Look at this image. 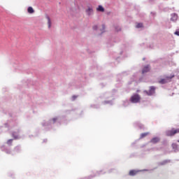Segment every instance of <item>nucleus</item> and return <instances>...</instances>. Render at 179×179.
I'll return each instance as SVG.
<instances>
[{"label": "nucleus", "mask_w": 179, "mask_h": 179, "mask_svg": "<svg viewBox=\"0 0 179 179\" xmlns=\"http://www.w3.org/2000/svg\"><path fill=\"white\" fill-rule=\"evenodd\" d=\"M174 76H175L174 74L171 75V76H166L165 77V78H162L161 80H159L158 83H160V85H164L166 83H169V82H171V79H173Z\"/></svg>", "instance_id": "f257e3e1"}, {"label": "nucleus", "mask_w": 179, "mask_h": 179, "mask_svg": "<svg viewBox=\"0 0 179 179\" xmlns=\"http://www.w3.org/2000/svg\"><path fill=\"white\" fill-rule=\"evenodd\" d=\"M140 101H141V96H139V94H134L130 98V101L131 103H139Z\"/></svg>", "instance_id": "f03ea898"}, {"label": "nucleus", "mask_w": 179, "mask_h": 179, "mask_svg": "<svg viewBox=\"0 0 179 179\" xmlns=\"http://www.w3.org/2000/svg\"><path fill=\"white\" fill-rule=\"evenodd\" d=\"M176 134H179V129H172L166 131L167 136H174Z\"/></svg>", "instance_id": "7ed1b4c3"}, {"label": "nucleus", "mask_w": 179, "mask_h": 179, "mask_svg": "<svg viewBox=\"0 0 179 179\" xmlns=\"http://www.w3.org/2000/svg\"><path fill=\"white\" fill-rule=\"evenodd\" d=\"M155 90H156V87L152 86L150 87L149 92H147V94H148V96H152V94H155Z\"/></svg>", "instance_id": "20e7f679"}, {"label": "nucleus", "mask_w": 179, "mask_h": 179, "mask_svg": "<svg viewBox=\"0 0 179 179\" xmlns=\"http://www.w3.org/2000/svg\"><path fill=\"white\" fill-rule=\"evenodd\" d=\"M85 12L88 16H92V15L93 14V8L88 7L87 9H86Z\"/></svg>", "instance_id": "39448f33"}, {"label": "nucleus", "mask_w": 179, "mask_h": 179, "mask_svg": "<svg viewBox=\"0 0 179 179\" xmlns=\"http://www.w3.org/2000/svg\"><path fill=\"white\" fill-rule=\"evenodd\" d=\"M177 19H178V15H177V14L173 13L171 15V22H177Z\"/></svg>", "instance_id": "423d86ee"}, {"label": "nucleus", "mask_w": 179, "mask_h": 179, "mask_svg": "<svg viewBox=\"0 0 179 179\" xmlns=\"http://www.w3.org/2000/svg\"><path fill=\"white\" fill-rule=\"evenodd\" d=\"M150 71V66L148 65L143 69L142 73H147V72H149Z\"/></svg>", "instance_id": "0eeeda50"}, {"label": "nucleus", "mask_w": 179, "mask_h": 179, "mask_svg": "<svg viewBox=\"0 0 179 179\" xmlns=\"http://www.w3.org/2000/svg\"><path fill=\"white\" fill-rule=\"evenodd\" d=\"M160 138H159L158 137H155L152 139H151L150 143H157L158 142H159Z\"/></svg>", "instance_id": "6e6552de"}, {"label": "nucleus", "mask_w": 179, "mask_h": 179, "mask_svg": "<svg viewBox=\"0 0 179 179\" xmlns=\"http://www.w3.org/2000/svg\"><path fill=\"white\" fill-rule=\"evenodd\" d=\"M46 19L48 20V29H51V18H50V16L46 15Z\"/></svg>", "instance_id": "1a4fd4ad"}, {"label": "nucleus", "mask_w": 179, "mask_h": 179, "mask_svg": "<svg viewBox=\"0 0 179 179\" xmlns=\"http://www.w3.org/2000/svg\"><path fill=\"white\" fill-rule=\"evenodd\" d=\"M97 12H104V8H103V6H99L98 8H96Z\"/></svg>", "instance_id": "9d476101"}, {"label": "nucleus", "mask_w": 179, "mask_h": 179, "mask_svg": "<svg viewBox=\"0 0 179 179\" xmlns=\"http://www.w3.org/2000/svg\"><path fill=\"white\" fill-rule=\"evenodd\" d=\"M28 13H34V9H33L31 7H29L27 9Z\"/></svg>", "instance_id": "9b49d317"}, {"label": "nucleus", "mask_w": 179, "mask_h": 179, "mask_svg": "<svg viewBox=\"0 0 179 179\" xmlns=\"http://www.w3.org/2000/svg\"><path fill=\"white\" fill-rule=\"evenodd\" d=\"M136 29H141V27H143V23H138L136 25Z\"/></svg>", "instance_id": "f8f14e48"}, {"label": "nucleus", "mask_w": 179, "mask_h": 179, "mask_svg": "<svg viewBox=\"0 0 179 179\" xmlns=\"http://www.w3.org/2000/svg\"><path fill=\"white\" fill-rule=\"evenodd\" d=\"M135 174H136V171H129V176H135Z\"/></svg>", "instance_id": "ddd939ff"}, {"label": "nucleus", "mask_w": 179, "mask_h": 179, "mask_svg": "<svg viewBox=\"0 0 179 179\" xmlns=\"http://www.w3.org/2000/svg\"><path fill=\"white\" fill-rule=\"evenodd\" d=\"M148 135H149V133H143L141 136V138H145V136H148Z\"/></svg>", "instance_id": "4468645a"}, {"label": "nucleus", "mask_w": 179, "mask_h": 179, "mask_svg": "<svg viewBox=\"0 0 179 179\" xmlns=\"http://www.w3.org/2000/svg\"><path fill=\"white\" fill-rule=\"evenodd\" d=\"M13 141V139H9L8 141H7V145H12V142Z\"/></svg>", "instance_id": "2eb2a0df"}, {"label": "nucleus", "mask_w": 179, "mask_h": 179, "mask_svg": "<svg viewBox=\"0 0 179 179\" xmlns=\"http://www.w3.org/2000/svg\"><path fill=\"white\" fill-rule=\"evenodd\" d=\"M175 34L176 36H179V29L175 32Z\"/></svg>", "instance_id": "dca6fc26"}, {"label": "nucleus", "mask_w": 179, "mask_h": 179, "mask_svg": "<svg viewBox=\"0 0 179 179\" xmlns=\"http://www.w3.org/2000/svg\"><path fill=\"white\" fill-rule=\"evenodd\" d=\"M93 29H94V30H97V26H96V25L94 26V27H93Z\"/></svg>", "instance_id": "f3484780"}, {"label": "nucleus", "mask_w": 179, "mask_h": 179, "mask_svg": "<svg viewBox=\"0 0 179 179\" xmlns=\"http://www.w3.org/2000/svg\"><path fill=\"white\" fill-rule=\"evenodd\" d=\"M52 121H53V122H55V121H57V117L53 118Z\"/></svg>", "instance_id": "a211bd4d"}, {"label": "nucleus", "mask_w": 179, "mask_h": 179, "mask_svg": "<svg viewBox=\"0 0 179 179\" xmlns=\"http://www.w3.org/2000/svg\"><path fill=\"white\" fill-rule=\"evenodd\" d=\"M102 29L104 30L106 29V27L104 25H102Z\"/></svg>", "instance_id": "6ab92c4d"}, {"label": "nucleus", "mask_w": 179, "mask_h": 179, "mask_svg": "<svg viewBox=\"0 0 179 179\" xmlns=\"http://www.w3.org/2000/svg\"><path fill=\"white\" fill-rule=\"evenodd\" d=\"M74 99H76V96H73Z\"/></svg>", "instance_id": "aec40b11"}, {"label": "nucleus", "mask_w": 179, "mask_h": 179, "mask_svg": "<svg viewBox=\"0 0 179 179\" xmlns=\"http://www.w3.org/2000/svg\"><path fill=\"white\" fill-rule=\"evenodd\" d=\"M178 143H179V140L178 141Z\"/></svg>", "instance_id": "412c9836"}]
</instances>
